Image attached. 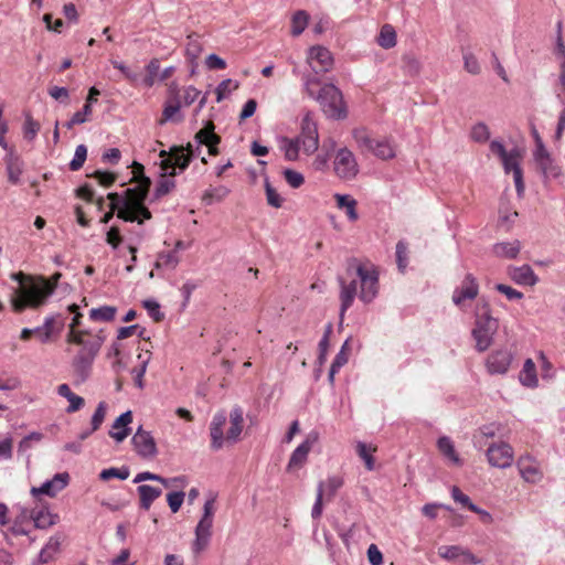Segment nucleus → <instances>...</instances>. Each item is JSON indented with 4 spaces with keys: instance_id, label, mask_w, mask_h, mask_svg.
<instances>
[{
    "instance_id": "f257e3e1",
    "label": "nucleus",
    "mask_w": 565,
    "mask_h": 565,
    "mask_svg": "<svg viewBox=\"0 0 565 565\" xmlns=\"http://www.w3.org/2000/svg\"><path fill=\"white\" fill-rule=\"evenodd\" d=\"M347 276L352 278L349 282L342 276L337 278L340 285L341 320L356 296L364 303H370L379 294V273L373 265L363 264L358 258L351 257L347 260Z\"/></svg>"
},
{
    "instance_id": "f03ea898",
    "label": "nucleus",
    "mask_w": 565,
    "mask_h": 565,
    "mask_svg": "<svg viewBox=\"0 0 565 565\" xmlns=\"http://www.w3.org/2000/svg\"><path fill=\"white\" fill-rule=\"evenodd\" d=\"M195 147L189 142L186 147H172L169 152L162 150L160 157L162 158L160 168L161 171L169 172L170 177L177 174L175 169L179 168L181 171L185 170L192 160L200 152L201 145L209 147V153L211 156L217 154L216 146L220 143V137L214 132V125L212 121H207L206 125L200 129L194 137Z\"/></svg>"
},
{
    "instance_id": "7ed1b4c3",
    "label": "nucleus",
    "mask_w": 565,
    "mask_h": 565,
    "mask_svg": "<svg viewBox=\"0 0 565 565\" xmlns=\"http://www.w3.org/2000/svg\"><path fill=\"white\" fill-rule=\"evenodd\" d=\"M134 174L137 180V186L127 189L128 200L126 205L128 209H120L117 216L126 222H138L142 224L145 220L151 218L150 211L145 206L143 202L148 195L150 188V179L143 175V166L134 162Z\"/></svg>"
},
{
    "instance_id": "20e7f679",
    "label": "nucleus",
    "mask_w": 565,
    "mask_h": 565,
    "mask_svg": "<svg viewBox=\"0 0 565 565\" xmlns=\"http://www.w3.org/2000/svg\"><path fill=\"white\" fill-rule=\"evenodd\" d=\"M230 428L224 433L227 416L224 411L217 412L210 424L211 448L220 450L225 445H234L239 440L244 427V412L234 406L228 415Z\"/></svg>"
},
{
    "instance_id": "39448f33",
    "label": "nucleus",
    "mask_w": 565,
    "mask_h": 565,
    "mask_svg": "<svg viewBox=\"0 0 565 565\" xmlns=\"http://www.w3.org/2000/svg\"><path fill=\"white\" fill-rule=\"evenodd\" d=\"M318 85L319 81L316 77L308 76L305 78V90L320 104L327 117L332 119L345 118L347 109L340 89L333 84H326L316 93L315 87Z\"/></svg>"
},
{
    "instance_id": "423d86ee",
    "label": "nucleus",
    "mask_w": 565,
    "mask_h": 565,
    "mask_svg": "<svg viewBox=\"0 0 565 565\" xmlns=\"http://www.w3.org/2000/svg\"><path fill=\"white\" fill-rule=\"evenodd\" d=\"M498 329L499 321L492 317L489 302L484 299L480 300L476 306L475 327L471 330L478 352H484L491 347Z\"/></svg>"
},
{
    "instance_id": "0eeeda50",
    "label": "nucleus",
    "mask_w": 565,
    "mask_h": 565,
    "mask_svg": "<svg viewBox=\"0 0 565 565\" xmlns=\"http://www.w3.org/2000/svg\"><path fill=\"white\" fill-rule=\"evenodd\" d=\"M20 276V287L17 290V298L13 300V307L17 311H22L26 307L38 308L42 306L54 291V286L46 280L23 284L22 274Z\"/></svg>"
},
{
    "instance_id": "6e6552de",
    "label": "nucleus",
    "mask_w": 565,
    "mask_h": 565,
    "mask_svg": "<svg viewBox=\"0 0 565 565\" xmlns=\"http://www.w3.org/2000/svg\"><path fill=\"white\" fill-rule=\"evenodd\" d=\"M352 136L362 151L371 152L381 160H388L395 157L394 146L385 138H373L362 128L354 129Z\"/></svg>"
},
{
    "instance_id": "1a4fd4ad",
    "label": "nucleus",
    "mask_w": 565,
    "mask_h": 565,
    "mask_svg": "<svg viewBox=\"0 0 565 565\" xmlns=\"http://www.w3.org/2000/svg\"><path fill=\"white\" fill-rule=\"evenodd\" d=\"M104 338L98 337L92 343L85 344L74 356L72 366L78 383L85 382L92 370L93 362L99 352Z\"/></svg>"
},
{
    "instance_id": "9d476101",
    "label": "nucleus",
    "mask_w": 565,
    "mask_h": 565,
    "mask_svg": "<svg viewBox=\"0 0 565 565\" xmlns=\"http://www.w3.org/2000/svg\"><path fill=\"white\" fill-rule=\"evenodd\" d=\"M302 147L303 153L310 156L319 148V134L317 122L310 111L301 119L300 134L295 138Z\"/></svg>"
},
{
    "instance_id": "9b49d317",
    "label": "nucleus",
    "mask_w": 565,
    "mask_h": 565,
    "mask_svg": "<svg viewBox=\"0 0 565 565\" xmlns=\"http://www.w3.org/2000/svg\"><path fill=\"white\" fill-rule=\"evenodd\" d=\"M333 170L342 180H352L359 172V164L354 153L347 147L340 148L334 156Z\"/></svg>"
},
{
    "instance_id": "f8f14e48",
    "label": "nucleus",
    "mask_w": 565,
    "mask_h": 565,
    "mask_svg": "<svg viewBox=\"0 0 565 565\" xmlns=\"http://www.w3.org/2000/svg\"><path fill=\"white\" fill-rule=\"evenodd\" d=\"M479 294V284L472 274H467L454 292L451 300L455 306L462 308L466 301H471L477 298Z\"/></svg>"
},
{
    "instance_id": "ddd939ff",
    "label": "nucleus",
    "mask_w": 565,
    "mask_h": 565,
    "mask_svg": "<svg viewBox=\"0 0 565 565\" xmlns=\"http://www.w3.org/2000/svg\"><path fill=\"white\" fill-rule=\"evenodd\" d=\"M180 88L177 84L172 83L169 87V97L166 102L160 124L162 125L167 121L181 122L183 120V116L180 114Z\"/></svg>"
},
{
    "instance_id": "4468645a",
    "label": "nucleus",
    "mask_w": 565,
    "mask_h": 565,
    "mask_svg": "<svg viewBox=\"0 0 565 565\" xmlns=\"http://www.w3.org/2000/svg\"><path fill=\"white\" fill-rule=\"evenodd\" d=\"M136 452L142 458H153L158 454L154 438L151 434L139 427L131 438Z\"/></svg>"
},
{
    "instance_id": "2eb2a0df",
    "label": "nucleus",
    "mask_w": 565,
    "mask_h": 565,
    "mask_svg": "<svg viewBox=\"0 0 565 565\" xmlns=\"http://www.w3.org/2000/svg\"><path fill=\"white\" fill-rule=\"evenodd\" d=\"M488 461L497 468H508L513 461V450L507 443L493 444L487 450Z\"/></svg>"
},
{
    "instance_id": "dca6fc26",
    "label": "nucleus",
    "mask_w": 565,
    "mask_h": 565,
    "mask_svg": "<svg viewBox=\"0 0 565 565\" xmlns=\"http://www.w3.org/2000/svg\"><path fill=\"white\" fill-rule=\"evenodd\" d=\"M308 61L316 74L329 72L333 65L331 52L320 45L312 46L309 50Z\"/></svg>"
},
{
    "instance_id": "f3484780",
    "label": "nucleus",
    "mask_w": 565,
    "mask_h": 565,
    "mask_svg": "<svg viewBox=\"0 0 565 565\" xmlns=\"http://www.w3.org/2000/svg\"><path fill=\"white\" fill-rule=\"evenodd\" d=\"M513 361V354L505 349L493 351L486 361L487 371L490 374H505Z\"/></svg>"
},
{
    "instance_id": "a211bd4d",
    "label": "nucleus",
    "mask_w": 565,
    "mask_h": 565,
    "mask_svg": "<svg viewBox=\"0 0 565 565\" xmlns=\"http://www.w3.org/2000/svg\"><path fill=\"white\" fill-rule=\"evenodd\" d=\"M505 173H513V180L518 195L521 196L524 192L523 174L520 167V151L515 148L501 159Z\"/></svg>"
},
{
    "instance_id": "6ab92c4d",
    "label": "nucleus",
    "mask_w": 565,
    "mask_h": 565,
    "mask_svg": "<svg viewBox=\"0 0 565 565\" xmlns=\"http://www.w3.org/2000/svg\"><path fill=\"white\" fill-rule=\"evenodd\" d=\"M68 480L70 476L67 472L56 473L52 480L45 481L41 487H33L31 494L33 497L45 494L53 498L68 484Z\"/></svg>"
},
{
    "instance_id": "aec40b11",
    "label": "nucleus",
    "mask_w": 565,
    "mask_h": 565,
    "mask_svg": "<svg viewBox=\"0 0 565 565\" xmlns=\"http://www.w3.org/2000/svg\"><path fill=\"white\" fill-rule=\"evenodd\" d=\"M318 439L317 433H311L307 436L306 440L301 443L291 454L288 470L299 469L301 468L308 458V455L313 446V444Z\"/></svg>"
},
{
    "instance_id": "412c9836",
    "label": "nucleus",
    "mask_w": 565,
    "mask_h": 565,
    "mask_svg": "<svg viewBox=\"0 0 565 565\" xmlns=\"http://www.w3.org/2000/svg\"><path fill=\"white\" fill-rule=\"evenodd\" d=\"M8 181L11 184H19L24 171V161L14 149H9L4 157Z\"/></svg>"
},
{
    "instance_id": "4be33fe9",
    "label": "nucleus",
    "mask_w": 565,
    "mask_h": 565,
    "mask_svg": "<svg viewBox=\"0 0 565 565\" xmlns=\"http://www.w3.org/2000/svg\"><path fill=\"white\" fill-rule=\"evenodd\" d=\"M507 270L511 280L518 285L532 287L539 281L530 265L509 266Z\"/></svg>"
},
{
    "instance_id": "5701e85b",
    "label": "nucleus",
    "mask_w": 565,
    "mask_h": 565,
    "mask_svg": "<svg viewBox=\"0 0 565 565\" xmlns=\"http://www.w3.org/2000/svg\"><path fill=\"white\" fill-rule=\"evenodd\" d=\"M518 469L520 471L521 477L526 481L531 483L539 482L543 473L540 469L539 463L530 456L521 457L518 460Z\"/></svg>"
},
{
    "instance_id": "b1692460",
    "label": "nucleus",
    "mask_w": 565,
    "mask_h": 565,
    "mask_svg": "<svg viewBox=\"0 0 565 565\" xmlns=\"http://www.w3.org/2000/svg\"><path fill=\"white\" fill-rule=\"evenodd\" d=\"M534 159L546 179H555L561 175V168L555 163L546 149L542 152H534Z\"/></svg>"
},
{
    "instance_id": "393cba45",
    "label": "nucleus",
    "mask_w": 565,
    "mask_h": 565,
    "mask_svg": "<svg viewBox=\"0 0 565 565\" xmlns=\"http://www.w3.org/2000/svg\"><path fill=\"white\" fill-rule=\"evenodd\" d=\"M132 422V413L127 411L116 418L109 430V436L117 443L124 441L130 434L128 425Z\"/></svg>"
},
{
    "instance_id": "a878e982",
    "label": "nucleus",
    "mask_w": 565,
    "mask_h": 565,
    "mask_svg": "<svg viewBox=\"0 0 565 565\" xmlns=\"http://www.w3.org/2000/svg\"><path fill=\"white\" fill-rule=\"evenodd\" d=\"M493 254L501 258L514 259L521 250V243L518 239L501 242L493 245Z\"/></svg>"
},
{
    "instance_id": "bb28decb",
    "label": "nucleus",
    "mask_w": 565,
    "mask_h": 565,
    "mask_svg": "<svg viewBox=\"0 0 565 565\" xmlns=\"http://www.w3.org/2000/svg\"><path fill=\"white\" fill-rule=\"evenodd\" d=\"M137 492L140 499V508L143 510H149L153 501L162 494V490L160 488L148 484L139 486L137 488Z\"/></svg>"
},
{
    "instance_id": "cd10ccee",
    "label": "nucleus",
    "mask_w": 565,
    "mask_h": 565,
    "mask_svg": "<svg viewBox=\"0 0 565 565\" xmlns=\"http://www.w3.org/2000/svg\"><path fill=\"white\" fill-rule=\"evenodd\" d=\"M57 394L60 396L66 398L70 403L68 407L66 408V413H70V414L75 413V412L79 411L85 404L84 398L74 394L67 384L58 385Z\"/></svg>"
},
{
    "instance_id": "c85d7f7f",
    "label": "nucleus",
    "mask_w": 565,
    "mask_h": 565,
    "mask_svg": "<svg viewBox=\"0 0 565 565\" xmlns=\"http://www.w3.org/2000/svg\"><path fill=\"white\" fill-rule=\"evenodd\" d=\"M519 380L522 385L534 388L539 384L535 363L532 359H526L523 369L520 372Z\"/></svg>"
},
{
    "instance_id": "c756f323",
    "label": "nucleus",
    "mask_w": 565,
    "mask_h": 565,
    "mask_svg": "<svg viewBox=\"0 0 565 565\" xmlns=\"http://www.w3.org/2000/svg\"><path fill=\"white\" fill-rule=\"evenodd\" d=\"M279 148L284 152L287 161H297L302 147L295 138L281 137L279 139Z\"/></svg>"
},
{
    "instance_id": "7c9ffc66",
    "label": "nucleus",
    "mask_w": 565,
    "mask_h": 565,
    "mask_svg": "<svg viewBox=\"0 0 565 565\" xmlns=\"http://www.w3.org/2000/svg\"><path fill=\"white\" fill-rule=\"evenodd\" d=\"M61 537L55 535L50 537L49 542L41 550L39 554V563L46 564L54 558V555L60 551Z\"/></svg>"
},
{
    "instance_id": "2f4dec72",
    "label": "nucleus",
    "mask_w": 565,
    "mask_h": 565,
    "mask_svg": "<svg viewBox=\"0 0 565 565\" xmlns=\"http://www.w3.org/2000/svg\"><path fill=\"white\" fill-rule=\"evenodd\" d=\"M339 209H344L350 221L358 220L356 201L348 194L334 195Z\"/></svg>"
},
{
    "instance_id": "473e14b6",
    "label": "nucleus",
    "mask_w": 565,
    "mask_h": 565,
    "mask_svg": "<svg viewBox=\"0 0 565 565\" xmlns=\"http://www.w3.org/2000/svg\"><path fill=\"white\" fill-rule=\"evenodd\" d=\"M439 451L448 458L454 465H461V459L455 450L454 444L449 437H440L437 441Z\"/></svg>"
},
{
    "instance_id": "72a5a7b5",
    "label": "nucleus",
    "mask_w": 565,
    "mask_h": 565,
    "mask_svg": "<svg viewBox=\"0 0 565 565\" xmlns=\"http://www.w3.org/2000/svg\"><path fill=\"white\" fill-rule=\"evenodd\" d=\"M377 44L383 49H392L396 45V32L392 25L384 24L381 28Z\"/></svg>"
},
{
    "instance_id": "f704fd0d",
    "label": "nucleus",
    "mask_w": 565,
    "mask_h": 565,
    "mask_svg": "<svg viewBox=\"0 0 565 565\" xmlns=\"http://www.w3.org/2000/svg\"><path fill=\"white\" fill-rule=\"evenodd\" d=\"M211 535V529L198 524L195 527V541L192 547L193 552L200 553L201 551H203L207 546Z\"/></svg>"
},
{
    "instance_id": "c9c22d12",
    "label": "nucleus",
    "mask_w": 565,
    "mask_h": 565,
    "mask_svg": "<svg viewBox=\"0 0 565 565\" xmlns=\"http://www.w3.org/2000/svg\"><path fill=\"white\" fill-rule=\"evenodd\" d=\"M117 309L113 306H103L99 308H93L89 311V318L93 321H111L116 316Z\"/></svg>"
},
{
    "instance_id": "e433bc0d",
    "label": "nucleus",
    "mask_w": 565,
    "mask_h": 565,
    "mask_svg": "<svg viewBox=\"0 0 565 565\" xmlns=\"http://www.w3.org/2000/svg\"><path fill=\"white\" fill-rule=\"evenodd\" d=\"M228 193L230 190L224 185L210 188L204 192L202 200L205 204L210 205L213 204L214 202H220L224 200L228 195Z\"/></svg>"
},
{
    "instance_id": "4c0bfd02",
    "label": "nucleus",
    "mask_w": 565,
    "mask_h": 565,
    "mask_svg": "<svg viewBox=\"0 0 565 565\" xmlns=\"http://www.w3.org/2000/svg\"><path fill=\"white\" fill-rule=\"evenodd\" d=\"M31 519L33 520L36 529H46L55 524L56 515H53L46 510H40L38 512H32Z\"/></svg>"
},
{
    "instance_id": "58836bf2",
    "label": "nucleus",
    "mask_w": 565,
    "mask_h": 565,
    "mask_svg": "<svg viewBox=\"0 0 565 565\" xmlns=\"http://www.w3.org/2000/svg\"><path fill=\"white\" fill-rule=\"evenodd\" d=\"M309 14L306 11L299 10L295 12L291 19V34L294 36L300 35L307 28Z\"/></svg>"
},
{
    "instance_id": "ea45409f",
    "label": "nucleus",
    "mask_w": 565,
    "mask_h": 565,
    "mask_svg": "<svg viewBox=\"0 0 565 565\" xmlns=\"http://www.w3.org/2000/svg\"><path fill=\"white\" fill-rule=\"evenodd\" d=\"M179 264V257L175 254V250L171 252H162L158 255L156 262V268L168 267L174 269Z\"/></svg>"
},
{
    "instance_id": "a19ab883",
    "label": "nucleus",
    "mask_w": 565,
    "mask_h": 565,
    "mask_svg": "<svg viewBox=\"0 0 565 565\" xmlns=\"http://www.w3.org/2000/svg\"><path fill=\"white\" fill-rule=\"evenodd\" d=\"M169 172L162 171L161 179L159 180L157 186H156V196L160 198L166 194H168L172 189L175 186V182L172 179L173 177L169 175Z\"/></svg>"
},
{
    "instance_id": "79ce46f5",
    "label": "nucleus",
    "mask_w": 565,
    "mask_h": 565,
    "mask_svg": "<svg viewBox=\"0 0 565 565\" xmlns=\"http://www.w3.org/2000/svg\"><path fill=\"white\" fill-rule=\"evenodd\" d=\"M201 52H202V45H201L199 39L194 35H189L186 47H185V53H186L188 58L191 62H194L200 56Z\"/></svg>"
},
{
    "instance_id": "37998d69",
    "label": "nucleus",
    "mask_w": 565,
    "mask_h": 565,
    "mask_svg": "<svg viewBox=\"0 0 565 565\" xmlns=\"http://www.w3.org/2000/svg\"><path fill=\"white\" fill-rule=\"evenodd\" d=\"M129 469L127 467H122V468H108V469H104L100 475H99V478L104 481H107L111 478H118L120 480H126L128 477H129Z\"/></svg>"
},
{
    "instance_id": "c03bdc74",
    "label": "nucleus",
    "mask_w": 565,
    "mask_h": 565,
    "mask_svg": "<svg viewBox=\"0 0 565 565\" xmlns=\"http://www.w3.org/2000/svg\"><path fill=\"white\" fill-rule=\"evenodd\" d=\"M213 514H214V499L212 498L204 503L203 515L198 524L212 530Z\"/></svg>"
},
{
    "instance_id": "a18cd8bd",
    "label": "nucleus",
    "mask_w": 565,
    "mask_h": 565,
    "mask_svg": "<svg viewBox=\"0 0 565 565\" xmlns=\"http://www.w3.org/2000/svg\"><path fill=\"white\" fill-rule=\"evenodd\" d=\"M107 412V404L106 402H99L90 420L92 430H97L102 426V424L105 420Z\"/></svg>"
},
{
    "instance_id": "49530a36",
    "label": "nucleus",
    "mask_w": 565,
    "mask_h": 565,
    "mask_svg": "<svg viewBox=\"0 0 565 565\" xmlns=\"http://www.w3.org/2000/svg\"><path fill=\"white\" fill-rule=\"evenodd\" d=\"M86 157H87L86 146H84V145L77 146L75 149L74 158L70 162V169L72 171L79 170L83 167V164L86 160Z\"/></svg>"
},
{
    "instance_id": "de8ad7c7",
    "label": "nucleus",
    "mask_w": 565,
    "mask_h": 565,
    "mask_svg": "<svg viewBox=\"0 0 565 565\" xmlns=\"http://www.w3.org/2000/svg\"><path fill=\"white\" fill-rule=\"evenodd\" d=\"M461 553H463V548L458 545H443L438 548V555L447 561H454L461 556Z\"/></svg>"
},
{
    "instance_id": "09e8293b",
    "label": "nucleus",
    "mask_w": 565,
    "mask_h": 565,
    "mask_svg": "<svg viewBox=\"0 0 565 565\" xmlns=\"http://www.w3.org/2000/svg\"><path fill=\"white\" fill-rule=\"evenodd\" d=\"M40 124L34 120L30 114H26L23 125L24 137L29 140H33L40 131Z\"/></svg>"
},
{
    "instance_id": "8fccbe9b",
    "label": "nucleus",
    "mask_w": 565,
    "mask_h": 565,
    "mask_svg": "<svg viewBox=\"0 0 565 565\" xmlns=\"http://www.w3.org/2000/svg\"><path fill=\"white\" fill-rule=\"evenodd\" d=\"M265 192H266V199L267 203L276 209H279L282 205V198L279 195V193L271 186L269 181L265 180Z\"/></svg>"
},
{
    "instance_id": "3c124183",
    "label": "nucleus",
    "mask_w": 565,
    "mask_h": 565,
    "mask_svg": "<svg viewBox=\"0 0 565 565\" xmlns=\"http://www.w3.org/2000/svg\"><path fill=\"white\" fill-rule=\"evenodd\" d=\"M332 333V324L329 323L326 328L324 334L319 342V356L318 361L320 364H323L327 360V353L329 348V338Z\"/></svg>"
},
{
    "instance_id": "603ef678",
    "label": "nucleus",
    "mask_w": 565,
    "mask_h": 565,
    "mask_svg": "<svg viewBox=\"0 0 565 565\" xmlns=\"http://www.w3.org/2000/svg\"><path fill=\"white\" fill-rule=\"evenodd\" d=\"M282 174H284V178H285L286 182L292 189H298V188H300L305 183L303 175L300 172H298V171H295L292 169H285L282 171Z\"/></svg>"
},
{
    "instance_id": "864d4df0",
    "label": "nucleus",
    "mask_w": 565,
    "mask_h": 565,
    "mask_svg": "<svg viewBox=\"0 0 565 565\" xmlns=\"http://www.w3.org/2000/svg\"><path fill=\"white\" fill-rule=\"evenodd\" d=\"M465 70L472 74L478 75L481 72L480 64L477 57L471 52H465L462 55Z\"/></svg>"
},
{
    "instance_id": "5fc2aeb1",
    "label": "nucleus",
    "mask_w": 565,
    "mask_h": 565,
    "mask_svg": "<svg viewBox=\"0 0 565 565\" xmlns=\"http://www.w3.org/2000/svg\"><path fill=\"white\" fill-rule=\"evenodd\" d=\"M471 138L477 142H486L490 138V131L484 122L476 124L471 129Z\"/></svg>"
},
{
    "instance_id": "6e6d98bb",
    "label": "nucleus",
    "mask_w": 565,
    "mask_h": 565,
    "mask_svg": "<svg viewBox=\"0 0 565 565\" xmlns=\"http://www.w3.org/2000/svg\"><path fill=\"white\" fill-rule=\"evenodd\" d=\"M356 452L360 456V458H362L364 460L366 469L373 470L374 469V460L371 455V448H369L366 444L359 441L356 445Z\"/></svg>"
},
{
    "instance_id": "4d7b16f0",
    "label": "nucleus",
    "mask_w": 565,
    "mask_h": 565,
    "mask_svg": "<svg viewBox=\"0 0 565 565\" xmlns=\"http://www.w3.org/2000/svg\"><path fill=\"white\" fill-rule=\"evenodd\" d=\"M403 63L405 72L409 75H417L420 71V62L413 54H406L403 56Z\"/></svg>"
},
{
    "instance_id": "13d9d810",
    "label": "nucleus",
    "mask_w": 565,
    "mask_h": 565,
    "mask_svg": "<svg viewBox=\"0 0 565 565\" xmlns=\"http://www.w3.org/2000/svg\"><path fill=\"white\" fill-rule=\"evenodd\" d=\"M201 92L196 89L194 86L185 87L183 89V93H180L181 106H190L199 98Z\"/></svg>"
},
{
    "instance_id": "bf43d9fd",
    "label": "nucleus",
    "mask_w": 565,
    "mask_h": 565,
    "mask_svg": "<svg viewBox=\"0 0 565 565\" xmlns=\"http://www.w3.org/2000/svg\"><path fill=\"white\" fill-rule=\"evenodd\" d=\"M343 481L339 477H330L323 482V494L327 493L329 498H332L337 491L342 487Z\"/></svg>"
},
{
    "instance_id": "052dcab7",
    "label": "nucleus",
    "mask_w": 565,
    "mask_h": 565,
    "mask_svg": "<svg viewBox=\"0 0 565 565\" xmlns=\"http://www.w3.org/2000/svg\"><path fill=\"white\" fill-rule=\"evenodd\" d=\"M143 307L156 322H160L164 318V315L160 311V305L157 301L150 299L145 300Z\"/></svg>"
},
{
    "instance_id": "680f3d73",
    "label": "nucleus",
    "mask_w": 565,
    "mask_h": 565,
    "mask_svg": "<svg viewBox=\"0 0 565 565\" xmlns=\"http://www.w3.org/2000/svg\"><path fill=\"white\" fill-rule=\"evenodd\" d=\"M184 492L183 491H175L170 492L167 495L168 504L173 513L178 512L183 503L184 500Z\"/></svg>"
},
{
    "instance_id": "e2e57ef3",
    "label": "nucleus",
    "mask_w": 565,
    "mask_h": 565,
    "mask_svg": "<svg viewBox=\"0 0 565 565\" xmlns=\"http://www.w3.org/2000/svg\"><path fill=\"white\" fill-rule=\"evenodd\" d=\"M49 95L53 99H55L60 103H63V104L70 103V93H68L67 88H65V87L52 86L49 88Z\"/></svg>"
},
{
    "instance_id": "0e129e2a",
    "label": "nucleus",
    "mask_w": 565,
    "mask_h": 565,
    "mask_svg": "<svg viewBox=\"0 0 565 565\" xmlns=\"http://www.w3.org/2000/svg\"><path fill=\"white\" fill-rule=\"evenodd\" d=\"M495 290L503 294L509 300H520L523 298V294L521 291L504 284L495 285Z\"/></svg>"
},
{
    "instance_id": "69168bd1",
    "label": "nucleus",
    "mask_w": 565,
    "mask_h": 565,
    "mask_svg": "<svg viewBox=\"0 0 565 565\" xmlns=\"http://www.w3.org/2000/svg\"><path fill=\"white\" fill-rule=\"evenodd\" d=\"M107 198L110 200V209L111 211L120 210V209H128L126 205V201L128 200L127 190L125 191V198L120 196L118 193H109Z\"/></svg>"
},
{
    "instance_id": "338daca9",
    "label": "nucleus",
    "mask_w": 565,
    "mask_h": 565,
    "mask_svg": "<svg viewBox=\"0 0 565 565\" xmlns=\"http://www.w3.org/2000/svg\"><path fill=\"white\" fill-rule=\"evenodd\" d=\"M396 258L398 268L403 271L406 267L407 245L402 241L396 244Z\"/></svg>"
},
{
    "instance_id": "774afa93",
    "label": "nucleus",
    "mask_w": 565,
    "mask_h": 565,
    "mask_svg": "<svg viewBox=\"0 0 565 565\" xmlns=\"http://www.w3.org/2000/svg\"><path fill=\"white\" fill-rule=\"evenodd\" d=\"M367 558L371 565H382L383 555L375 544L369 546Z\"/></svg>"
}]
</instances>
